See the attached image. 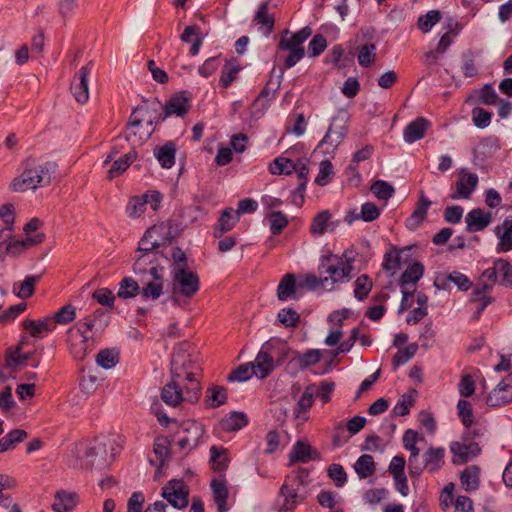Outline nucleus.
<instances>
[{
  "mask_svg": "<svg viewBox=\"0 0 512 512\" xmlns=\"http://www.w3.org/2000/svg\"><path fill=\"white\" fill-rule=\"evenodd\" d=\"M57 167L53 161L27 158L23 162V172L13 179L10 187L14 192H24L46 186L51 182Z\"/></svg>",
  "mask_w": 512,
  "mask_h": 512,
  "instance_id": "f257e3e1",
  "label": "nucleus"
},
{
  "mask_svg": "<svg viewBox=\"0 0 512 512\" xmlns=\"http://www.w3.org/2000/svg\"><path fill=\"white\" fill-rule=\"evenodd\" d=\"M152 255L139 256L133 271L139 277L140 294L144 299L156 300L163 294L164 267L162 263L151 264Z\"/></svg>",
  "mask_w": 512,
  "mask_h": 512,
  "instance_id": "f03ea898",
  "label": "nucleus"
},
{
  "mask_svg": "<svg viewBox=\"0 0 512 512\" xmlns=\"http://www.w3.org/2000/svg\"><path fill=\"white\" fill-rule=\"evenodd\" d=\"M352 269L351 259L334 254L322 256L318 266V272L323 276L324 288L327 290H332L336 283L349 281Z\"/></svg>",
  "mask_w": 512,
  "mask_h": 512,
  "instance_id": "7ed1b4c3",
  "label": "nucleus"
},
{
  "mask_svg": "<svg viewBox=\"0 0 512 512\" xmlns=\"http://www.w3.org/2000/svg\"><path fill=\"white\" fill-rule=\"evenodd\" d=\"M151 108L154 112L147 119V125L150 127L148 136L154 131V125L165 121L170 116L184 117L191 108L190 98L186 92L173 95L164 105L155 99L151 102Z\"/></svg>",
  "mask_w": 512,
  "mask_h": 512,
  "instance_id": "20e7f679",
  "label": "nucleus"
},
{
  "mask_svg": "<svg viewBox=\"0 0 512 512\" xmlns=\"http://www.w3.org/2000/svg\"><path fill=\"white\" fill-rule=\"evenodd\" d=\"M201 386L199 381H191V386L172 378L161 390L162 401L177 407L182 402L195 403L200 397Z\"/></svg>",
  "mask_w": 512,
  "mask_h": 512,
  "instance_id": "39448f33",
  "label": "nucleus"
},
{
  "mask_svg": "<svg viewBox=\"0 0 512 512\" xmlns=\"http://www.w3.org/2000/svg\"><path fill=\"white\" fill-rule=\"evenodd\" d=\"M312 28L305 26L299 31L293 33L290 38L286 36L289 30L285 29L278 43L279 50L289 51L288 56L284 61L285 68L289 69L295 66L305 55L303 43L312 35Z\"/></svg>",
  "mask_w": 512,
  "mask_h": 512,
  "instance_id": "423d86ee",
  "label": "nucleus"
},
{
  "mask_svg": "<svg viewBox=\"0 0 512 512\" xmlns=\"http://www.w3.org/2000/svg\"><path fill=\"white\" fill-rule=\"evenodd\" d=\"M200 288L198 275L188 269H177L171 273V301L179 305V297L192 298Z\"/></svg>",
  "mask_w": 512,
  "mask_h": 512,
  "instance_id": "0eeeda50",
  "label": "nucleus"
},
{
  "mask_svg": "<svg viewBox=\"0 0 512 512\" xmlns=\"http://www.w3.org/2000/svg\"><path fill=\"white\" fill-rule=\"evenodd\" d=\"M115 441L103 438H96L91 441L84 450L83 462L81 466L86 469L93 467H104L108 463L107 447H111V459L113 460L116 454L119 453V448L114 447Z\"/></svg>",
  "mask_w": 512,
  "mask_h": 512,
  "instance_id": "6e6552de",
  "label": "nucleus"
},
{
  "mask_svg": "<svg viewBox=\"0 0 512 512\" xmlns=\"http://www.w3.org/2000/svg\"><path fill=\"white\" fill-rule=\"evenodd\" d=\"M199 367L190 354L184 350L178 349L172 354L171 358V377L177 379L189 386L191 381H198L195 370Z\"/></svg>",
  "mask_w": 512,
  "mask_h": 512,
  "instance_id": "1a4fd4ad",
  "label": "nucleus"
},
{
  "mask_svg": "<svg viewBox=\"0 0 512 512\" xmlns=\"http://www.w3.org/2000/svg\"><path fill=\"white\" fill-rule=\"evenodd\" d=\"M308 473L302 469L295 474L288 475L280 488V496L284 498L283 508L293 510L303 499L298 490L305 484Z\"/></svg>",
  "mask_w": 512,
  "mask_h": 512,
  "instance_id": "9d476101",
  "label": "nucleus"
},
{
  "mask_svg": "<svg viewBox=\"0 0 512 512\" xmlns=\"http://www.w3.org/2000/svg\"><path fill=\"white\" fill-rule=\"evenodd\" d=\"M203 433V427L195 420L182 422L176 432L179 449L184 452L185 455L188 454L199 445Z\"/></svg>",
  "mask_w": 512,
  "mask_h": 512,
  "instance_id": "9b49d317",
  "label": "nucleus"
},
{
  "mask_svg": "<svg viewBox=\"0 0 512 512\" xmlns=\"http://www.w3.org/2000/svg\"><path fill=\"white\" fill-rule=\"evenodd\" d=\"M347 132L348 130L345 123L339 118H333L325 136L319 142L316 149L326 147L323 150V153H334L337 147L342 143V141L346 137Z\"/></svg>",
  "mask_w": 512,
  "mask_h": 512,
  "instance_id": "f8f14e48",
  "label": "nucleus"
},
{
  "mask_svg": "<svg viewBox=\"0 0 512 512\" xmlns=\"http://www.w3.org/2000/svg\"><path fill=\"white\" fill-rule=\"evenodd\" d=\"M161 495L177 509H183L188 505L189 490L181 480H170L162 488Z\"/></svg>",
  "mask_w": 512,
  "mask_h": 512,
  "instance_id": "ddd939ff",
  "label": "nucleus"
},
{
  "mask_svg": "<svg viewBox=\"0 0 512 512\" xmlns=\"http://www.w3.org/2000/svg\"><path fill=\"white\" fill-rule=\"evenodd\" d=\"M405 465L406 460L403 455L394 456L388 465V473L393 478L394 488L403 497L408 496L410 493L408 479L405 474Z\"/></svg>",
  "mask_w": 512,
  "mask_h": 512,
  "instance_id": "4468645a",
  "label": "nucleus"
},
{
  "mask_svg": "<svg viewBox=\"0 0 512 512\" xmlns=\"http://www.w3.org/2000/svg\"><path fill=\"white\" fill-rule=\"evenodd\" d=\"M92 69L93 62L90 61L79 69L71 82L70 90L80 104H85L89 99L88 77Z\"/></svg>",
  "mask_w": 512,
  "mask_h": 512,
  "instance_id": "2eb2a0df",
  "label": "nucleus"
},
{
  "mask_svg": "<svg viewBox=\"0 0 512 512\" xmlns=\"http://www.w3.org/2000/svg\"><path fill=\"white\" fill-rule=\"evenodd\" d=\"M157 233V229L155 227L149 228L144 236L141 238L138 246V251L141 252L140 256H145L147 254L152 255L151 264L162 263V261L168 262L169 258L164 256L161 252L158 251L161 243L155 238V234Z\"/></svg>",
  "mask_w": 512,
  "mask_h": 512,
  "instance_id": "dca6fc26",
  "label": "nucleus"
},
{
  "mask_svg": "<svg viewBox=\"0 0 512 512\" xmlns=\"http://www.w3.org/2000/svg\"><path fill=\"white\" fill-rule=\"evenodd\" d=\"M450 450L453 454L452 462L456 465L467 463L481 452L476 442H453Z\"/></svg>",
  "mask_w": 512,
  "mask_h": 512,
  "instance_id": "f3484780",
  "label": "nucleus"
},
{
  "mask_svg": "<svg viewBox=\"0 0 512 512\" xmlns=\"http://www.w3.org/2000/svg\"><path fill=\"white\" fill-rule=\"evenodd\" d=\"M466 230L469 233L483 231L492 222V212L474 208L465 217Z\"/></svg>",
  "mask_w": 512,
  "mask_h": 512,
  "instance_id": "a211bd4d",
  "label": "nucleus"
},
{
  "mask_svg": "<svg viewBox=\"0 0 512 512\" xmlns=\"http://www.w3.org/2000/svg\"><path fill=\"white\" fill-rule=\"evenodd\" d=\"M79 503L80 496L77 492L61 489L55 493L51 508L55 512H71Z\"/></svg>",
  "mask_w": 512,
  "mask_h": 512,
  "instance_id": "6ab92c4d",
  "label": "nucleus"
},
{
  "mask_svg": "<svg viewBox=\"0 0 512 512\" xmlns=\"http://www.w3.org/2000/svg\"><path fill=\"white\" fill-rule=\"evenodd\" d=\"M449 283H454L461 291H467L472 287V282L470 279L459 271H453L449 274L438 276L434 282V285L438 289L446 290L449 286Z\"/></svg>",
  "mask_w": 512,
  "mask_h": 512,
  "instance_id": "aec40b11",
  "label": "nucleus"
},
{
  "mask_svg": "<svg viewBox=\"0 0 512 512\" xmlns=\"http://www.w3.org/2000/svg\"><path fill=\"white\" fill-rule=\"evenodd\" d=\"M461 178L456 182V193L451 195L452 199H468L478 185V176L475 173L461 171Z\"/></svg>",
  "mask_w": 512,
  "mask_h": 512,
  "instance_id": "412c9836",
  "label": "nucleus"
},
{
  "mask_svg": "<svg viewBox=\"0 0 512 512\" xmlns=\"http://www.w3.org/2000/svg\"><path fill=\"white\" fill-rule=\"evenodd\" d=\"M495 233L499 239L496 246L497 253H505L512 250V216L504 219L501 226L495 228Z\"/></svg>",
  "mask_w": 512,
  "mask_h": 512,
  "instance_id": "4be33fe9",
  "label": "nucleus"
},
{
  "mask_svg": "<svg viewBox=\"0 0 512 512\" xmlns=\"http://www.w3.org/2000/svg\"><path fill=\"white\" fill-rule=\"evenodd\" d=\"M512 402V389L502 380L487 396L490 407H500Z\"/></svg>",
  "mask_w": 512,
  "mask_h": 512,
  "instance_id": "5701e85b",
  "label": "nucleus"
},
{
  "mask_svg": "<svg viewBox=\"0 0 512 512\" xmlns=\"http://www.w3.org/2000/svg\"><path fill=\"white\" fill-rule=\"evenodd\" d=\"M430 123L423 117H418L410 122L404 129L403 138L407 143H414L425 136Z\"/></svg>",
  "mask_w": 512,
  "mask_h": 512,
  "instance_id": "b1692460",
  "label": "nucleus"
},
{
  "mask_svg": "<svg viewBox=\"0 0 512 512\" xmlns=\"http://www.w3.org/2000/svg\"><path fill=\"white\" fill-rule=\"evenodd\" d=\"M238 221L239 216L232 208L224 209L218 219L217 225L214 227V237L221 238L226 232L231 231Z\"/></svg>",
  "mask_w": 512,
  "mask_h": 512,
  "instance_id": "393cba45",
  "label": "nucleus"
},
{
  "mask_svg": "<svg viewBox=\"0 0 512 512\" xmlns=\"http://www.w3.org/2000/svg\"><path fill=\"white\" fill-rule=\"evenodd\" d=\"M431 204V201L423 193H421L413 213L406 220V226L409 229L417 228L426 218L427 211Z\"/></svg>",
  "mask_w": 512,
  "mask_h": 512,
  "instance_id": "a878e982",
  "label": "nucleus"
},
{
  "mask_svg": "<svg viewBox=\"0 0 512 512\" xmlns=\"http://www.w3.org/2000/svg\"><path fill=\"white\" fill-rule=\"evenodd\" d=\"M445 449L442 447H430L423 454L425 469L434 473L444 464Z\"/></svg>",
  "mask_w": 512,
  "mask_h": 512,
  "instance_id": "bb28decb",
  "label": "nucleus"
},
{
  "mask_svg": "<svg viewBox=\"0 0 512 512\" xmlns=\"http://www.w3.org/2000/svg\"><path fill=\"white\" fill-rule=\"evenodd\" d=\"M319 456L318 452L314 450L311 445L303 441H297L290 453L292 461L307 463L310 460L317 459Z\"/></svg>",
  "mask_w": 512,
  "mask_h": 512,
  "instance_id": "cd10ccee",
  "label": "nucleus"
},
{
  "mask_svg": "<svg viewBox=\"0 0 512 512\" xmlns=\"http://www.w3.org/2000/svg\"><path fill=\"white\" fill-rule=\"evenodd\" d=\"M176 146L173 142H166L163 146L154 149V156L162 168L169 169L175 164Z\"/></svg>",
  "mask_w": 512,
  "mask_h": 512,
  "instance_id": "c85d7f7f",
  "label": "nucleus"
},
{
  "mask_svg": "<svg viewBox=\"0 0 512 512\" xmlns=\"http://www.w3.org/2000/svg\"><path fill=\"white\" fill-rule=\"evenodd\" d=\"M277 297L280 301L297 299L296 278L294 274L288 273L283 276L277 287Z\"/></svg>",
  "mask_w": 512,
  "mask_h": 512,
  "instance_id": "c756f323",
  "label": "nucleus"
},
{
  "mask_svg": "<svg viewBox=\"0 0 512 512\" xmlns=\"http://www.w3.org/2000/svg\"><path fill=\"white\" fill-rule=\"evenodd\" d=\"M23 327L30 332L32 337H39L42 333L53 331L56 325L52 317H45L39 321L26 319L23 321Z\"/></svg>",
  "mask_w": 512,
  "mask_h": 512,
  "instance_id": "7c9ffc66",
  "label": "nucleus"
},
{
  "mask_svg": "<svg viewBox=\"0 0 512 512\" xmlns=\"http://www.w3.org/2000/svg\"><path fill=\"white\" fill-rule=\"evenodd\" d=\"M96 325V322L93 318L86 316L83 319L79 320L73 328L69 331L73 333L74 331L81 337V342L84 345L83 351L78 356L79 358H83L87 353V342L90 337L87 335L88 332L92 331Z\"/></svg>",
  "mask_w": 512,
  "mask_h": 512,
  "instance_id": "2f4dec72",
  "label": "nucleus"
},
{
  "mask_svg": "<svg viewBox=\"0 0 512 512\" xmlns=\"http://www.w3.org/2000/svg\"><path fill=\"white\" fill-rule=\"evenodd\" d=\"M256 370V376L260 379L266 378L274 369V359L264 350H260L252 363Z\"/></svg>",
  "mask_w": 512,
  "mask_h": 512,
  "instance_id": "473e14b6",
  "label": "nucleus"
},
{
  "mask_svg": "<svg viewBox=\"0 0 512 512\" xmlns=\"http://www.w3.org/2000/svg\"><path fill=\"white\" fill-rule=\"evenodd\" d=\"M44 239L45 235L43 233H36L33 236L26 237L25 239L10 242L7 245L6 250L11 255H18L25 249L42 243Z\"/></svg>",
  "mask_w": 512,
  "mask_h": 512,
  "instance_id": "72a5a7b5",
  "label": "nucleus"
},
{
  "mask_svg": "<svg viewBox=\"0 0 512 512\" xmlns=\"http://www.w3.org/2000/svg\"><path fill=\"white\" fill-rule=\"evenodd\" d=\"M210 461L214 471L222 472L226 470L230 462L228 450L222 446H212L210 448Z\"/></svg>",
  "mask_w": 512,
  "mask_h": 512,
  "instance_id": "f704fd0d",
  "label": "nucleus"
},
{
  "mask_svg": "<svg viewBox=\"0 0 512 512\" xmlns=\"http://www.w3.org/2000/svg\"><path fill=\"white\" fill-rule=\"evenodd\" d=\"M248 424V417L243 412L233 411L221 420L224 431L232 432L242 429Z\"/></svg>",
  "mask_w": 512,
  "mask_h": 512,
  "instance_id": "c9c22d12",
  "label": "nucleus"
},
{
  "mask_svg": "<svg viewBox=\"0 0 512 512\" xmlns=\"http://www.w3.org/2000/svg\"><path fill=\"white\" fill-rule=\"evenodd\" d=\"M211 489L213 492V498L217 505L218 512H226L228 507L226 506L228 498V489L223 480L213 479L211 481Z\"/></svg>",
  "mask_w": 512,
  "mask_h": 512,
  "instance_id": "e433bc0d",
  "label": "nucleus"
},
{
  "mask_svg": "<svg viewBox=\"0 0 512 512\" xmlns=\"http://www.w3.org/2000/svg\"><path fill=\"white\" fill-rule=\"evenodd\" d=\"M354 470L360 479L371 477L376 471L374 459L369 454L361 455L354 464Z\"/></svg>",
  "mask_w": 512,
  "mask_h": 512,
  "instance_id": "4c0bfd02",
  "label": "nucleus"
},
{
  "mask_svg": "<svg viewBox=\"0 0 512 512\" xmlns=\"http://www.w3.org/2000/svg\"><path fill=\"white\" fill-rule=\"evenodd\" d=\"M200 27L197 25L187 26L185 27L183 33L180 36L181 41L186 43H192L190 48V54L195 56L199 53L200 47L202 45V38L199 36Z\"/></svg>",
  "mask_w": 512,
  "mask_h": 512,
  "instance_id": "58836bf2",
  "label": "nucleus"
},
{
  "mask_svg": "<svg viewBox=\"0 0 512 512\" xmlns=\"http://www.w3.org/2000/svg\"><path fill=\"white\" fill-rule=\"evenodd\" d=\"M424 274V265L420 262H414L409 265L402 273L399 283L402 288L409 284H416Z\"/></svg>",
  "mask_w": 512,
  "mask_h": 512,
  "instance_id": "ea45409f",
  "label": "nucleus"
},
{
  "mask_svg": "<svg viewBox=\"0 0 512 512\" xmlns=\"http://www.w3.org/2000/svg\"><path fill=\"white\" fill-rule=\"evenodd\" d=\"M140 294L139 279L135 280L132 277H124L119 283L117 297L121 299L135 298Z\"/></svg>",
  "mask_w": 512,
  "mask_h": 512,
  "instance_id": "a19ab883",
  "label": "nucleus"
},
{
  "mask_svg": "<svg viewBox=\"0 0 512 512\" xmlns=\"http://www.w3.org/2000/svg\"><path fill=\"white\" fill-rule=\"evenodd\" d=\"M254 20L257 24L261 25L260 29L263 30L265 36H269L274 28L275 20L273 16L268 14V4L262 3L256 12Z\"/></svg>",
  "mask_w": 512,
  "mask_h": 512,
  "instance_id": "79ce46f5",
  "label": "nucleus"
},
{
  "mask_svg": "<svg viewBox=\"0 0 512 512\" xmlns=\"http://www.w3.org/2000/svg\"><path fill=\"white\" fill-rule=\"evenodd\" d=\"M136 158V152L130 151L119 159L115 160L108 171V178L111 180L121 175L130 166V164L135 161Z\"/></svg>",
  "mask_w": 512,
  "mask_h": 512,
  "instance_id": "37998d69",
  "label": "nucleus"
},
{
  "mask_svg": "<svg viewBox=\"0 0 512 512\" xmlns=\"http://www.w3.org/2000/svg\"><path fill=\"white\" fill-rule=\"evenodd\" d=\"M27 437V432L23 429H15L0 439V453L14 449L18 443Z\"/></svg>",
  "mask_w": 512,
  "mask_h": 512,
  "instance_id": "c03bdc74",
  "label": "nucleus"
},
{
  "mask_svg": "<svg viewBox=\"0 0 512 512\" xmlns=\"http://www.w3.org/2000/svg\"><path fill=\"white\" fill-rule=\"evenodd\" d=\"M297 164L289 158L278 157L269 165V171L273 175H289L297 168Z\"/></svg>",
  "mask_w": 512,
  "mask_h": 512,
  "instance_id": "a18cd8bd",
  "label": "nucleus"
},
{
  "mask_svg": "<svg viewBox=\"0 0 512 512\" xmlns=\"http://www.w3.org/2000/svg\"><path fill=\"white\" fill-rule=\"evenodd\" d=\"M206 393V401L211 408L219 407L227 401V391L223 386H212Z\"/></svg>",
  "mask_w": 512,
  "mask_h": 512,
  "instance_id": "49530a36",
  "label": "nucleus"
},
{
  "mask_svg": "<svg viewBox=\"0 0 512 512\" xmlns=\"http://www.w3.org/2000/svg\"><path fill=\"white\" fill-rule=\"evenodd\" d=\"M330 219L331 213L328 210L319 212L311 222L310 232L313 235H323L329 227Z\"/></svg>",
  "mask_w": 512,
  "mask_h": 512,
  "instance_id": "de8ad7c7",
  "label": "nucleus"
},
{
  "mask_svg": "<svg viewBox=\"0 0 512 512\" xmlns=\"http://www.w3.org/2000/svg\"><path fill=\"white\" fill-rule=\"evenodd\" d=\"M479 468L475 465L467 467L461 474V484L466 490H476L479 487Z\"/></svg>",
  "mask_w": 512,
  "mask_h": 512,
  "instance_id": "09e8293b",
  "label": "nucleus"
},
{
  "mask_svg": "<svg viewBox=\"0 0 512 512\" xmlns=\"http://www.w3.org/2000/svg\"><path fill=\"white\" fill-rule=\"evenodd\" d=\"M147 205V196H134L130 198L126 207V212L129 217L138 218L145 212Z\"/></svg>",
  "mask_w": 512,
  "mask_h": 512,
  "instance_id": "8fccbe9b",
  "label": "nucleus"
},
{
  "mask_svg": "<svg viewBox=\"0 0 512 512\" xmlns=\"http://www.w3.org/2000/svg\"><path fill=\"white\" fill-rule=\"evenodd\" d=\"M316 385H308L297 403V416L302 412H307L313 405L314 397H316Z\"/></svg>",
  "mask_w": 512,
  "mask_h": 512,
  "instance_id": "3c124183",
  "label": "nucleus"
},
{
  "mask_svg": "<svg viewBox=\"0 0 512 512\" xmlns=\"http://www.w3.org/2000/svg\"><path fill=\"white\" fill-rule=\"evenodd\" d=\"M371 192L379 200H389L395 193L394 187L384 180H376L372 183Z\"/></svg>",
  "mask_w": 512,
  "mask_h": 512,
  "instance_id": "603ef678",
  "label": "nucleus"
},
{
  "mask_svg": "<svg viewBox=\"0 0 512 512\" xmlns=\"http://www.w3.org/2000/svg\"><path fill=\"white\" fill-rule=\"evenodd\" d=\"M118 361L119 354L113 349L100 350L96 356L97 364L104 369H110L114 367Z\"/></svg>",
  "mask_w": 512,
  "mask_h": 512,
  "instance_id": "864d4df0",
  "label": "nucleus"
},
{
  "mask_svg": "<svg viewBox=\"0 0 512 512\" xmlns=\"http://www.w3.org/2000/svg\"><path fill=\"white\" fill-rule=\"evenodd\" d=\"M373 287L372 281L368 275H360L355 281L354 296L357 300L363 301L367 298Z\"/></svg>",
  "mask_w": 512,
  "mask_h": 512,
  "instance_id": "5fc2aeb1",
  "label": "nucleus"
},
{
  "mask_svg": "<svg viewBox=\"0 0 512 512\" xmlns=\"http://www.w3.org/2000/svg\"><path fill=\"white\" fill-rule=\"evenodd\" d=\"M170 441L165 436H158L154 440V447L153 451L157 457V459L160 461L161 465H164L167 458L170 455Z\"/></svg>",
  "mask_w": 512,
  "mask_h": 512,
  "instance_id": "6e6d98bb",
  "label": "nucleus"
},
{
  "mask_svg": "<svg viewBox=\"0 0 512 512\" xmlns=\"http://www.w3.org/2000/svg\"><path fill=\"white\" fill-rule=\"evenodd\" d=\"M253 375L256 376L255 367H253L252 363H246L239 365L234 371H232L228 375V380L233 381H246L250 379Z\"/></svg>",
  "mask_w": 512,
  "mask_h": 512,
  "instance_id": "4d7b16f0",
  "label": "nucleus"
},
{
  "mask_svg": "<svg viewBox=\"0 0 512 512\" xmlns=\"http://www.w3.org/2000/svg\"><path fill=\"white\" fill-rule=\"evenodd\" d=\"M496 267L500 274V285L509 287L512 286V265L504 258L496 259Z\"/></svg>",
  "mask_w": 512,
  "mask_h": 512,
  "instance_id": "13d9d810",
  "label": "nucleus"
},
{
  "mask_svg": "<svg viewBox=\"0 0 512 512\" xmlns=\"http://www.w3.org/2000/svg\"><path fill=\"white\" fill-rule=\"evenodd\" d=\"M376 45L374 43L364 44L359 48L358 63L362 67H369L375 60Z\"/></svg>",
  "mask_w": 512,
  "mask_h": 512,
  "instance_id": "bf43d9fd",
  "label": "nucleus"
},
{
  "mask_svg": "<svg viewBox=\"0 0 512 512\" xmlns=\"http://www.w3.org/2000/svg\"><path fill=\"white\" fill-rule=\"evenodd\" d=\"M76 318V311L74 306L67 304L61 307L53 316L54 324L67 325Z\"/></svg>",
  "mask_w": 512,
  "mask_h": 512,
  "instance_id": "052dcab7",
  "label": "nucleus"
},
{
  "mask_svg": "<svg viewBox=\"0 0 512 512\" xmlns=\"http://www.w3.org/2000/svg\"><path fill=\"white\" fill-rule=\"evenodd\" d=\"M418 345L411 343L403 349H399L398 352L393 356V366L398 367L407 363L417 352Z\"/></svg>",
  "mask_w": 512,
  "mask_h": 512,
  "instance_id": "680f3d73",
  "label": "nucleus"
},
{
  "mask_svg": "<svg viewBox=\"0 0 512 512\" xmlns=\"http://www.w3.org/2000/svg\"><path fill=\"white\" fill-rule=\"evenodd\" d=\"M188 258L185 252L180 247L172 248L171 253V265L170 272L173 273L177 271V269H188Z\"/></svg>",
  "mask_w": 512,
  "mask_h": 512,
  "instance_id": "e2e57ef3",
  "label": "nucleus"
},
{
  "mask_svg": "<svg viewBox=\"0 0 512 512\" xmlns=\"http://www.w3.org/2000/svg\"><path fill=\"white\" fill-rule=\"evenodd\" d=\"M492 113L482 107L472 109V121L477 128L484 129L491 123Z\"/></svg>",
  "mask_w": 512,
  "mask_h": 512,
  "instance_id": "0e129e2a",
  "label": "nucleus"
},
{
  "mask_svg": "<svg viewBox=\"0 0 512 512\" xmlns=\"http://www.w3.org/2000/svg\"><path fill=\"white\" fill-rule=\"evenodd\" d=\"M40 275L26 276L24 281L20 284L19 291L16 295L19 298L27 299L34 294V286L40 280Z\"/></svg>",
  "mask_w": 512,
  "mask_h": 512,
  "instance_id": "69168bd1",
  "label": "nucleus"
},
{
  "mask_svg": "<svg viewBox=\"0 0 512 512\" xmlns=\"http://www.w3.org/2000/svg\"><path fill=\"white\" fill-rule=\"evenodd\" d=\"M441 19V14L438 10H431L427 12L425 15H422L418 19V27L424 33H427L431 30V28L439 22Z\"/></svg>",
  "mask_w": 512,
  "mask_h": 512,
  "instance_id": "338daca9",
  "label": "nucleus"
},
{
  "mask_svg": "<svg viewBox=\"0 0 512 512\" xmlns=\"http://www.w3.org/2000/svg\"><path fill=\"white\" fill-rule=\"evenodd\" d=\"M270 230L273 235H278L288 225V219L281 211H274L269 215Z\"/></svg>",
  "mask_w": 512,
  "mask_h": 512,
  "instance_id": "774afa93",
  "label": "nucleus"
}]
</instances>
